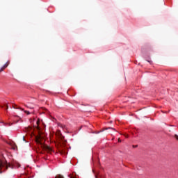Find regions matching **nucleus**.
<instances>
[{"label":"nucleus","mask_w":178,"mask_h":178,"mask_svg":"<svg viewBox=\"0 0 178 178\" xmlns=\"http://www.w3.org/2000/svg\"><path fill=\"white\" fill-rule=\"evenodd\" d=\"M56 137H57L60 141L58 144L56 145L58 152H60L61 155L63 154H66V148H65V146L66 145V144H67V141L65 140V136L62 135V133H60V130L56 131Z\"/></svg>","instance_id":"obj_1"},{"label":"nucleus","mask_w":178,"mask_h":178,"mask_svg":"<svg viewBox=\"0 0 178 178\" xmlns=\"http://www.w3.org/2000/svg\"><path fill=\"white\" fill-rule=\"evenodd\" d=\"M36 143L38 144L40 154H45V139L42 136H39L36 138Z\"/></svg>","instance_id":"obj_2"},{"label":"nucleus","mask_w":178,"mask_h":178,"mask_svg":"<svg viewBox=\"0 0 178 178\" xmlns=\"http://www.w3.org/2000/svg\"><path fill=\"white\" fill-rule=\"evenodd\" d=\"M6 169H8V164L2 161H0V173L4 172Z\"/></svg>","instance_id":"obj_3"},{"label":"nucleus","mask_w":178,"mask_h":178,"mask_svg":"<svg viewBox=\"0 0 178 178\" xmlns=\"http://www.w3.org/2000/svg\"><path fill=\"white\" fill-rule=\"evenodd\" d=\"M45 151L46 152H48V154H52V152H54V149H52V147L47 145H45Z\"/></svg>","instance_id":"obj_4"},{"label":"nucleus","mask_w":178,"mask_h":178,"mask_svg":"<svg viewBox=\"0 0 178 178\" xmlns=\"http://www.w3.org/2000/svg\"><path fill=\"white\" fill-rule=\"evenodd\" d=\"M42 123L43 124V127H45V125L44 124V122L42 120L40 121V120H36V124L38 129H40V124Z\"/></svg>","instance_id":"obj_5"},{"label":"nucleus","mask_w":178,"mask_h":178,"mask_svg":"<svg viewBox=\"0 0 178 178\" xmlns=\"http://www.w3.org/2000/svg\"><path fill=\"white\" fill-rule=\"evenodd\" d=\"M13 108H14V109H20V111H24V109H23L22 108H20V107H16V104H15V105H13Z\"/></svg>","instance_id":"obj_6"},{"label":"nucleus","mask_w":178,"mask_h":178,"mask_svg":"<svg viewBox=\"0 0 178 178\" xmlns=\"http://www.w3.org/2000/svg\"><path fill=\"white\" fill-rule=\"evenodd\" d=\"M58 126L59 127H61V129H66V126H65L64 124H60V123H58Z\"/></svg>","instance_id":"obj_7"},{"label":"nucleus","mask_w":178,"mask_h":178,"mask_svg":"<svg viewBox=\"0 0 178 178\" xmlns=\"http://www.w3.org/2000/svg\"><path fill=\"white\" fill-rule=\"evenodd\" d=\"M9 63H10L9 61H8V62L3 66V69H6L7 66H9Z\"/></svg>","instance_id":"obj_8"},{"label":"nucleus","mask_w":178,"mask_h":178,"mask_svg":"<svg viewBox=\"0 0 178 178\" xmlns=\"http://www.w3.org/2000/svg\"><path fill=\"white\" fill-rule=\"evenodd\" d=\"M56 178H63V176L59 175H56Z\"/></svg>","instance_id":"obj_9"},{"label":"nucleus","mask_w":178,"mask_h":178,"mask_svg":"<svg viewBox=\"0 0 178 178\" xmlns=\"http://www.w3.org/2000/svg\"><path fill=\"white\" fill-rule=\"evenodd\" d=\"M3 70H5V68H3V67H2L1 68H0V73H1V72H3Z\"/></svg>","instance_id":"obj_10"},{"label":"nucleus","mask_w":178,"mask_h":178,"mask_svg":"<svg viewBox=\"0 0 178 178\" xmlns=\"http://www.w3.org/2000/svg\"><path fill=\"white\" fill-rule=\"evenodd\" d=\"M25 113H27V115H30V111H24Z\"/></svg>","instance_id":"obj_11"},{"label":"nucleus","mask_w":178,"mask_h":178,"mask_svg":"<svg viewBox=\"0 0 178 178\" xmlns=\"http://www.w3.org/2000/svg\"><path fill=\"white\" fill-rule=\"evenodd\" d=\"M108 129H111L112 130H115V129L112 128V127L105 128V130H108Z\"/></svg>","instance_id":"obj_12"},{"label":"nucleus","mask_w":178,"mask_h":178,"mask_svg":"<svg viewBox=\"0 0 178 178\" xmlns=\"http://www.w3.org/2000/svg\"><path fill=\"white\" fill-rule=\"evenodd\" d=\"M174 137H175V138H176V140H178V135H177V134H175V135L174 136Z\"/></svg>","instance_id":"obj_13"},{"label":"nucleus","mask_w":178,"mask_h":178,"mask_svg":"<svg viewBox=\"0 0 178 178\" xmlns=\"http://www.w3.org/2000/svg\"><path fill=\"white\" fill-rule=\"evenodd\" d=\"M118 143H122V140H120V138H118Z\"/></svg>","instance_id":"obj_14"},{"label":"nucleus","mask_w":178,"mask_h":178,"mask_svg":"<svg viewBox=\"0 0 178 178\" xmlns=\"http://www.w3.org/2000/svg\"><path fill=\"white\" fill-rule=\"evenodd\" d=\"M23 141H26V139L24 138V136H23Z\"/></svg>","instance_id":"obj_15"},{"label":"nucleus","mask_w":178,"mask_h":178,"mask_svg":"<svg viewBox=\"0 0 178 178\" xmlns=\"http://www.w3.org/2000/svg\"><path fill=\"white\" fill-rule=\"evenodd\" d=\"M8 108H9V107L7 106H6V109H8Z\"/></svg>","instance_id":"obj_16"},{"label":"nucleus","mask_w":178,"mask_h":178,"mask_svg":"<svg viewBox=\"0 0 178 178\" xmlns=\"http://www.w3.org/2000/svg\"><path fill=\"white\" fill-rule=\"evenodd\" d=\"M70 178H76V177H71Z\"/></svg>","instance_id":"obj_17"},{"label":"nucleus","mask_w":178,"mask_h":178,"mask_svg":"<svg viewBox=\"0 0 178 178\" xmlns=\"http://www.w3.org/2000/svg\"><path fill=\"white\" fill-rule=\"evenodd\" d=\"M47 113H48V115H49V111H47Z\"/></svg>","instance_id":"obj_18"},{"label":"nucleus","mask_w":178,"mask_h":178,"mask_svg":"<svg viewBox=\"0 0 178 178\" xmlns=\"http://www.w3.org/2000/svg\"><path fill=\"white\" fill-rule=\"evenodd\" d=\"M149 62V63H151V61H148Z\"/></svg>","instance_id":"obj_19"},{"label":"nucleus","mask_w":178,"mask_h":178,"mask_svg":"<svg viewBox=\"0 0 178 178\" xmlns=\"http://www.w3.org/2000/svg\"><path fill=\"white\" fill-rule=\"evenodd\" d=\"M137 147V146H135V148Z\"/></svg>","instance_id":"obj_20"},{"label":"nucleus","mask_w":178,"mask_h":178,"mask_svg":"<svg viewBox=\"0 0 178 178\" xmlns=\"http://www.w3.org/2000/svg\"><path fill=\"white\" fill-rule=\"evenodd\" d=\"M46 113H47V109H46Z\"/></svg>","instance_id":"obj_21"}]
</instances>
